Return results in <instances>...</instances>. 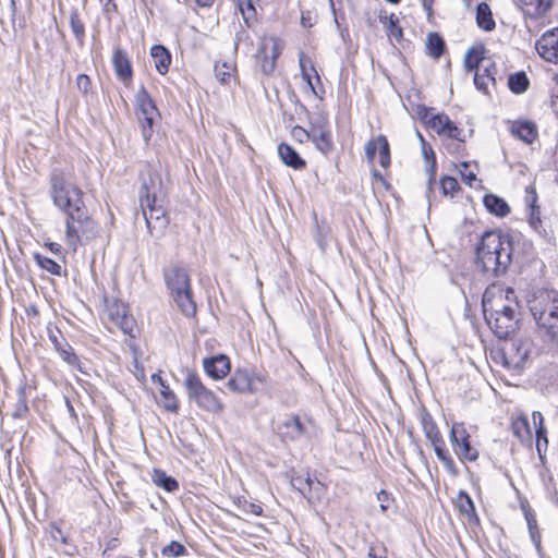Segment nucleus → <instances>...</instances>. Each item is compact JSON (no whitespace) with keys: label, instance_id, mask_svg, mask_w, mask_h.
<instances>
[{"label":"nucleus","instance_id":"obj_33","mask_svg":"<svg viewBox=\"0 0 558 558\" xmlns=\"http://www.w3.org/2000/svg\"><path fill=\"white\" fill-rule=\"evenodd\" d=\"M422 153H423V156L425 157L426 162H427V168H426V171H427V174H428L427 195L429 196V193L432 192V185H433V183L435 181L436 160H435L434 151H433V149L430 147L427 148L426 145L422 146Z\"/></svg>","mask_w":558,"mask_h":558},{"label":"nucleus","instance_id":"obj_58","mask_svg":"<svg viewBox=\"0 0 558 558\" xmlns=\"http://www.w3.org/2000/svg\"><path fill=\"white\" fill-rule=\"evenodd\" d=\"M76 86L82 94L87 95L92 89V81L89 76L86 74L77 75Z\"/></svg>","mask_w":558,"mask_h":558},{"label":"nucleus","instance_id":"obj_32","mask_svg":"<svg viewBox=\"0 0 558 558\" xmlns=\"http://www.w3.org/2000/svg\"><path fill=\"white\" fill-rule=\"evenodd\" d=\"M160 400L162 407L172 413L178 412L179 403L174 392L169 388L168 385L159 387Z\"/></svg>","mask_w":558,"mask_h":558},{"label":"nucleus","instance_id":"obj_34","mask_svg":"<svg viewBox=\"0 0 558 558\" xmlns=\"http://www.w3.org/2000/svg\"><path fill=\"white\" fill-rule=\"evenodd\" d=\"M426 48L430 57L438 59L444 52L445 41L438 34L430 33L426 39Z\"/></svg>","mask_w":558,"mask_h":558},{"label":"nucleus","instance_id":"obj_28","mask_svg":"<svg viewBox=\"0 0 558 558\" xmlns=\"http://www.w3.org/2000/svg\"><path fill=\"white\" fill-rule=\"evenodd\" d=\"M483 202L486 209L496 216L505 217L510 211L508 204L502 198L494 194L485 195Z\"/></svg>","mask_w":558,"mask_h":558},{"label":"nucleus","instance_id":"obj_35","mask_svg":"<svg viewBox=\"0 0 558 558\" xmlns=\"http://www.w3.org/2000/svg\"><path fill=\"white\" fill-rule=\"evenodd\" d=\"M422 426L426 438L430 441L432 445H439L441 441H444L442 436L432 417H424L422 420Z\"/></svg>","mask_w":558,"mask_h":558},{"label":"nucleus","instance_id":"obj_48","mask_svg":"<svg viewBox=\"0 0 558 558\" xmlns=\"http://www.w3.org/2000/svg\"><path fill=\"white\" fill-rule=\"evenodd\" d=\"M311 131L329 130V120L326 113L319 112L311 119Z\"/></svg>","mask_w":558,"mask_h":558},{"label":"nucleus","instance_id":"obj_22","mask_svg":"<svg viewBox=\"0 0 558 558\" xmlns=\"http://www.w3.org/2000/svg\"><path fill=\"white\" fill-rule=\"evenodd\" d=\"M109 315L111 320L120 327V329L128 335H131L134 327V319L126 313L123 305H117L116 308H110Z\"/></svg>","mask_w":558,"mask_h":558},{"label":"nucleus","instance_id":"obj_43","mask_svg":"<svg viewBox=\"0 0 558 558\" xmlns=\"http://www.w3.org/2000/svg\"><path fill=\"white\" fill-rule=\"evenodd\" d=\"M525 519L529 527V532L532 538V542L535 544L537 548L541 547V535L537 530V522L535 517L531 512H525Z\"/></svg>","mask_w":558,"mask_h":558},{"label":"nucleus","instance_id":"obj_30","mask_svg":"<svg viewBox=\"0 0 558 558\" xmlns=\"http://www.w3.org/2000/svg\"><path fill=\"white\" fill-rule=\"evenodd\" d=\"M69 25L71 31L80 46L84 45L85 41V24L81 19L77 9H72L69 14Z\"/></svg>","mask_w":558,"mask_h":558},{"label":"nucleus","instance_id":"obj_62","mask_svg":"<svg viewBox=\"0 0 558 558\" xmlns=\"http://www.w3.org/2000/svg\"><path fill=\"white\" fill-rule=\"evenodd\" d=\"M377 500L379 501V506H380V509L383 512L388 510L392 502V498H391L390 494L384 489L377 494Z\"/></svg>","mask_w":558,"mask_h":558},{"label":"nucleus","instance_id":"obj_37","mask_svg":"<svg viewBox=\"0 0 558 558\" xmlns=\"http://www.w3.org/2000/svg\"><path fill=\"white\" fill-rule=\"evenodd\" d=\"M435 453L437 458L440 460V462L444 464V468L447 472L450 474L456 475L457 474V468L454 464V461L452 458L448 454V452L445 450V442L441 441L439 445H433Z\"/></svg>","mask_w":558,"mask_h":558},{"label":"nucleus","instance_id":"obj_47","mask_svg":"<svg viewBox=\"0 0 558 558\" xmlns=\"http://www.w3.org/2000/svg\"><path fill=\"white\" fill-rule=\"evenodd\" d=\"M186 551L185 547L179 542L172 541L169 545L162 548V555L166 557H180Z\"/></svg>","mask_w":558,"mask_h":558},{"label":"nucleus","instance_id":"obj_24","mask_svg":"<svg viewBox=\"0 0 558 558\" xmlns=\"http://www.w3.org/2000/svg\"><path fill=\"white\" fill-rule=\"evenodd\" d=\"M150 56L156 70L162 75L166 74L171 64L170 52L163 46L155 45L150 49Z\"/></svg>","mask_w":558,"mask_h":558},{"label":"nucleus","instance_id":"obj_12","mask_svg":"<svg viewBox=\"0 0 558 558\" xmlns=\"http://www.w3.org/2000/svg\"><path fill=\"white\" fill-rule=\"evenodd\" d=\"M282 44L275 37H264L256 54L260 70L264 74L269 75L275 71L276 60L281 53Z\"/></svg>","mask_w":558,"mask_h":558},{"label":"nucleus","instance_id":"obj_41","mask_svg":"<svg viewBox=\"0 0 558 558\" xmlns=\"http://www.w3.org/2000/svg\"><path fill=\"white\" fill-rule=\"evenodd\" d=\"M381 21L390 39L399 40L402 37V29L397 25L398 19L393 14L385 16Z\"/></svg>","mask_w":558,"mask_h":558},{"label":"nucleus","instance_id":"obj_53","mask_svg":"<svg viewBox=\"0 0 558 558\" xmlns=\"http://www.w3.org/2000/svg\"><path fill=\"white\" fill-rule=\"evenodd\" d=\"M58 352L60 353L61 359L69 365L74 366L77 364L78 359L73 349L66 342L63 343V347Z\"/></svg>","mask_w":558,"mask_h":558},{"label":"nucleus","instance_id":"obj_40","mask_svg":"<svg viewBox=\"0 0 558 558\" xmlns=\"http://www.w3.org/2000/svg\"><path fill=\"white\" fill-rule=\"evenodd\" d=\"M459 510L464 513L469 519L475 517V506L471 497L464 493L461 492L457 499Z\"/></svg>","mask_w":558,"mask_h":558},{"label":"nucleus","instance_id":"obj_11","mask_svg":"<svg viewBox=\"0 0 558 558\" xmlns=\"http://www.w3.org/2000/svg\"><path fill=\"white\" fill-rule=\"evenodd\" d=\"M532 350L529 338H517L506 342L502 348L504 364L507 367L519 369L523 367Z\"/></svg>","mask_w":558,"mask_h":558},{"label":"nucleus","instance_id":"obj_60","mask_svg":"<svg viewBox=\"0 0 558 558\" xmlns=\"http://www.w3.org/2000/svg\"><path fill=\"white\" fill-rule=\"evenodd\" d=\"M461 133H462V131L450 120L449 125L445 126V130H444V132H441L440 135H445L447 137L458 140V141H463L461 138Z\"/></svg>","mask_w":558,"mask_h":558},{"label":"nucleus","instance_id":"obj_9","mask_svg":"<svg viewBox=\"0 0 558 558\" xmlns=\"http://www.w3.org/2000/svg\"><path fill=\"white\" fill-rule=\"evenodd\" d=\"M137 106V117L142 125V133L145 141H149L154 132V125L160 118V113L148 95L145 87H141L135 96Z\"/></svg>","mask_w":558,"mask_h":558},{"label":"nucleus","instance_id":"obj_23","mask_svg":"<svg viewBox=\"0 0 558 558\" xmlns=\"http://www.w3.org/2000/svg\"><path fill=\"white\" fill-rule=\"evenodd\" d=\"M113 68L117 76L122 81H129L132 77V69L126 53L117 49L112 58Z\"/></svg>","mask_w":558,"mask_h":558},{"label":"nucleus","instance_id":"obj_26","mask_svg":"<svg viewBox=\"0 0 558 558\" xmlns=\"http://www.w3.org/2000/svg\"><path fill=\"white\" fill-rule=\"evenodd\" d=\"M476 24L484 32H492L496 27L492 10L486 2H481L476 7Z\"/></svg>","mask_w":558,"mask_h":558},{"label":"nucleus","instance_id":"obj_59","mask_svg":"<svg viewBox=\"0 0 558 558\" xmlns=\"http://www.w3.org/2000/svg\"><path fill=\"white\" fill-rule=\"evenodd\" d=\"M460 168H461L460 173H461L463 182L465 184H468L469 186H473V182L476 181L475 173L468 170L469 165L466 162H461Z\"/></svg>","mask_w":558,"mask_h":558},{"label":"nucleus","instance_id":"obj_27","mask_svg":"<svg viewBox=\"0 0 558 558\" xmlns=\"http://www.w3.org/2000/svg\"><path fill=\"white\" fill-rule=\"evenodd\" d=\"M305 434V426L299 416H292L282 424V436L290 440L300 439Z\"/></svg>","mask_w":558,"mask_h":558},{"label":"nucleus","instance_id":"obj_56","mask_svg":"<svg viewBox=\"0 0 558 558\" xmlns=\"http://www.w3.org/2000/svg\"><path fill=\"white\" fill-rule=\"evenodd\" d=\"M291 135L299 143H305L311 140L312 131L305 130L300 125H295L291 131Z\"/></svg>","mask_w":558,"mask_h":558},{"label":"nucleus","instance_id":"obj_31","mask_svg":"<svg viewBox=\"0 0 558 558\" xmlns=\"http://www.w3.org/2000/svg\"><path fill=\"white\" fill-rule=\"evenodd\" d=\"M311 140L316 148L324 154L332 149L333 144L330 130L313 131Z\"/></svg>","mask_w":558,"mask_h":558},{"label":"nucleus","instance_id":"obj_29","mask_svg":"<svg viewBox=\"0 0 558 558\" xmlns=\"http://www.w3.org/2000/svg\"><path fill=\"white\" fill-rule=\"evenodd\" d=\"M546 325L548 328H537L538 333L550 345V348L558 351V315H554Z\"/></svg>","mask_w":558,"mask_h":558},{"label":"nucleus","instance_id":"obj_21","mask_svg":"<svg viewBox=\"0 0 558 558\" xmlns=\"http://www.w3.org/2000/svg\"><path fill=\"white\" fill-rule=\"evenodd\" d=\"M510 131L512 135L520 138L526 144L533 143L537 136V129L533 122L530 121H517L512 122Z\"/></svg>","mask_w":558,"mask_h":558},{"label":"nucleus","instance_id":"obj_49","mask_svg":"<svg viewBox=\"0 0 558 558\" xmlns=\"http://www.w3.org/2000/svg\"><path fill=\"white\" fill-rule=\"evenodd\" d=\"M549 245L556 244V238L553 229L546 228L541 220V226H531Z\"/></svg>","mask_w":558,"mask_h":558},{"label":"nucleus","instance_id":"obj_52","mask_svg":"<svg viewBox=\"0 0 558 558\" xmlns=\"http://www.w3.org/2000/svg\"><path fill=\"white\" fill-rule=\"evenodd\" d=\"M549 245L556 244V238L553 229L546 228L541 220V226H531Z\"/></svg>","mask_w":558,"mask_h":558},{"label":"nucleus","instance_id":"obj_63","mask_svg":"<svg viewBox=\"0 0 558 558\" xmlns=\"http://www.w3.org/2000/svg\"><path fill=\"white\" fill-rule=\"evenodd\" d=\"M521 429H524L527 434H530V426L526 417H519L513 423V432L518 437H521Z\"/></svg>","mask_w":558,"mask_h":558},{"label":"nucleus","instance_id":"obj_55","mask_svg":"<svg viewBox=\"0 0 558 558\" xmlns=\"http://www.w3.org/2000/svg\"><path fill=\"white\" fill-rule=\"evenodd\" d=\"M234 45H235V49H239V48H245L246 50L250 49V47L252 46V39L250 38V36L245 29L241 28L239 32H236Z\"/></svg>","mask_w":558,"mask_h":558},{"label":"nucleus","instance_id":"obj_19","mask_svg":"<svg viewBox=\"0 0 558 558\" xmlns=\"http://www.w3.org/2000/svg\"><path fill=\"white\" fill-rule=\"evenodd\" d=\"M523 12L533 17L541 19L551 10L555 0H514Z\"/></svg>","mask_w":558,"mask_h":558},{"label":"nucleus","instance_id":"obj_3","mask_svg":"<svg viewBox=\"0 0 558 558\" xmlns=\"http://www.w3.org/2000/svg\"><path fill=\"white\" fill-rule=\"evenodd\" d=\"M163 279L178 308L186 317H192L196 313V304L186 268L181 264L171 263L163 269Z\"/></svg>","mask_w":558,"mask_h":558},{"label":"nucleus","instance_id":"obj_64","mask_svg":"<svg viewBox=\"0 0 558 558\" xmlns=\"http://www.w3.org/2000/svg\"><path fill=\"white\" fill-rule=\"evenodd\" d=\"M541 211L539 208L532 205L531 206V214H530V226H541Z\"/></svg>","mask_w":558,"mask_h":558},{"label":"nucleus","instance_id":"obj_42","mask_svg":"<svg viewBox=\"0 0 558 558\" xmlns=\"http://www.w3.org/2000/svg\"><path fill=\"white\" fill-rule=\"evenodd\" d=\"M234 504L243 510L245 513H251L254 515H262L263 514V508L260 505L251 502L244 497H238L234 500Z\"/></svg>","mask_w":558,"mask_h":558},{"label":"nucleus","instance_id":"obj_8","mask_svg":"<svg viewBox=\"0 0 558 558\" xmlns=\"http://www.w3.org/2000/svg\"><path fill=\"white\" fill-rule=\"evenodd\" d=\"M529 307L537 328H548L546 325L554 315H558V292L555 290H542L536 292L529 301Z\"/></svg>","mask_w":558,"mask_h":558},{"label":"nucleus","instance_id":"obj_1","mask_svg":"<svg viewBox=\"0 0 558 558\" xmlns=\"http://www.w3.org/2000/svg\"><path fill=\"white\" fill-rule=\"evenodd\" d=\"M511 241L497 231L483 234L476 248V263L484 272L495 276L504 274L511 262Z\"/></svg>","mask_w":558,"mask_h":558},{"label":"nucleus","instance_id":"obj_38","mask_svg":"<svg viewBox=\"0 0 558 558\" xmlns=\"http://www.w3.org/2000/svg\"><path fill=\"white\" fill-rule=\"evenodd\" d=\"M508 86L515 94L524 93L529 86L526 74L524 72L511 74L508 80Z\"/></svg>","mask_w":558,"mask_h":558},{"label":"nucleus","instance_id":"obj_18","mask_svg":"<svg viewBox=\"0 0 558 558\" xmlns=\"http://www.w3.org/2000/svg\"><path fill=\"white\" fill-rule=\"evenodd\" d=\"M203 366L207 375L214 379H221L230 372V361L223 354L205 359Z\"/></svg>","mask_w":558,"mask_h":558},{"label":"nucleus","instance_id":"obj_17","mask_svg":"<svg viewBox=\"0 0 558 558\" xmlns=\"http://www.w3.org/2000/svg\"><path fill=\"white\" fill-rule=\"evenodd\" d=\"M485 319L494 333L500 339L509 337L510 333L514 331L518 323L517 314L499 316L493 315V317H485Z\"/></svg>","mask_w":558,"mask_h":558},{"label":"nucleus","instance_id":"obj_15","mask_svg":"<svg viewBox=\"0 0 558 558\" xmlns=\"http://www.w3.org/2000/svg\"><path fill=\"white\" fill-rule=\"evenodd\" d=\"M536 50L544 60L558 63V28L543 34L536 41Z\"/></svg>","mask_w":558,"mask_h":558},{"label":"nucleus","instance_id":"obj_44","mask_svg":"<svg viewBox=\"0 0 558 558\" xmlns=\"http://www.w3.org/2000/svg\"><path fill=\"white\" fill-rule=\"evenodd\" d=\"M449 121L450 119L447 114H435L429 119L428 125L439 135L444 132L445 126L449 125Z\"/></svg>","mask_w":558,"mask_h":558},{"label":"nucleus","instance_id":"obj_25","mask_svg":"<svg viewBox=\"0 0 558 558\" xmlns=\"http://www.w3.org/2000/svg\"><path fill=\"white\" fill-rule=\"evenodd\" d=\"M278 154L286 166L292 167L293 169H302L305 167V161L299 156L295 149L288 144H280Z\"/></svg>","mask_w":558,"mask_h":558},{"label":"nucleus","instance_id":"obj_54","mask_svg":"<svg viewBox=\"0 0 558 558\" xmlns=\"http://www.w3.org/2000/svg\"><path fill=\"white\" fill-rule=\"evenodd\" d=\"M532 420L535 425H538L536 428V437H537V449L541 450V435L546 434V428L543 424L544 417L539 411H534L532 413Z\"/></svg>","mask_w":558,"mask_h":558},{"label":"nucleus","instance_id":"obj_45","mask_svg":"<svg viewBox=\"0 0 558 558\" xmlns=\"http://www.w3.org/2000/svg\"><path fill=\"white\" fill-rule=\"evenodd\" d=\"M232 72H233V68L231 65H228L227 63L216 64V66H215L216 77L222 84L229 83V81L232 76Z\"/></svg>","mask_w":558,"mask_h":558},{"label":"nucleus","instance_id":"obj_7","mask_svg":"<svg viewBox=\"0 0 558 558\" xmlns=\"http://www.w3.org/2000/svg\"><path fill=\"white\" fill-rule=\"evenodd\" d=\"M183 386L189 400L194 402L199 409L214 414H219L223 411L225 405L222 401L203 384L196 373L187 372Z\"/></svg>","mask_w":558,"mask_h":558},{"label":"nucleus","instance_id":"obj_4","mask_svg":"<svg viewBox=\"0 0 558 558\" xmlns=\"http://www.w3.org/2000/svg\"><path fill=\"white\" fill-rule=\"evenodd\" d=\"M50 197L63 214L85 206L83 191L71 181L70 172L53 170L50 175Z\"/></svg>","mask_w":558,"mask_h":558},{"label":"nucleus","instance_id":"obj_6","mask_svg":"<svg viewBox=\"0 0 558 558\" xmlns=\"http://www.w3.org/2000/svg\"><path fill=\"white\" fill-rule=\"evenodd\" d=\"M483 313L485 317L518 314L519 304L512 288L492 286L483 294Z\"/></svg>","mask_w":558,"mask_h":558},{"label":"nucleus","instance_id":"obj_2","mask_svg":"<svg viewBox=\"0 0 558 558\" xmlns=\"http://www.w3.org/2000/svg\"><path fill=\"white\" fill-rule=\"evenodd\" d=\"M160 189L161 179L158 173L148 171L146 177H142L140 205L150 233L154 229L162 230L168 225L163 207L157 204V193Z\"/></svg>","mask_w":558,"mask_h":558},{"label":"nucleus","instance_id":"obj_14","mask_svg":"<svg viewBox=\"0 0 558 558\" xmlns=\"http://www.w3.org/2000/svg\"><path fill=\"white\" fill-rule=\"evenodd\" d=\"M484 48L473 47L468 50L464 57V66L469 72L475 71L474 84L476 88L483 93H487V83L483 81V74H481L482 68L489 62L483 57Z\"/></svg>","mask_w":558,"mask_h":558},{"label":"nucleus","instance_id":"obj_20","mask_svg":"<svg viewBox=\"0 0 558 558\" xmlns=\"http://www.w3.org/2000/svg\"><path fill=\"white\" fill-rule=\"evenodd\" d=\"M299 63H300L302 77L307 83L308 88L316 97L322 98L320 92L316 88V86L314 85V83L312 81V77L314 75L317 84H320V77H319L316 69L314 68L311 58L307 57L304 52H301L299 54Z\"/></svg>","mask_w":558,"mask_h":558},{"label":"nucleus","instance_id":"obj_39","mask_svg":"<svg viewBox=\"0 0 558 558\" xmlns=\"http://www.w3.org/2000/svg\"><path fill=\"white\" fill-rule=\"evenodd\" d=\"M34 260L37 263V265L43 268L44 270L48 271L49 274L53 276H60L61 275V266L52 260L49 257L43 256L38 253L34 254Z\"/></svg>","mask_w":558,"mask_h":558},{"label":"nucleus","instance_id":"obj_10","mask_svg":"<svg viewBox=\"0 0 558 558\" xmlns=\"http://www.w3.org/2000/svg\"><path fill=\"white\" fill-rule=\"evenodd\" d=\"M449 440L456 456L461 460L475 461L478 450L471 446L470 434L463 423H453L450 428Z\"/></svg>","mask_w":558,"mask_h":558},{"label":"nucleus","instance_id":"obj_51","mask_svg":"<svg viewBox=\"0 0 558 558\" xmlns=\"http://www.w3.org/2000/svg\"><path fill=\"white\" fill-rule=\"evenodd\" d=\"M549 245L556 244V238L553 229L546 228L541 220V226H531Z\"/></svg>","mask_w":558,"mask_h":558},{"label":"nucleus","instance_id":"obj_46","mask_svg":"<svg viewBox=\"0 0 558 558\" xmlns=\"http://www.w3.org/2000/svg\"><path fill=\"white\" fill-rule=\"evenodd\" d=\"M440 189L444 195L452 196L459 190V183L452 177H444L440 180Z\"/></svg>","mask_w":558,"mask_h":558},{"label":"nucleus","instance_id":"obj_57","mask_svg":"<svg viewBox=\"0 0 558 558\" xmlns=\"http://www.w3.org/2000/svg\"><path fill=\"white\" fill-rule=\"evenodd\" d=\"M495 73H496V66L492 62H487L481 71V74H483V81L487 83V86L489 84L495 85Z\"/></svg>","mask_w":558,"mask_h":558},{"label":"nucleus","instance_id":"obj_50","mask_svg":"<svg viewBox=\"0 0 558 558\" xmlns=\"http://www.w3.org/2000/svg\"><path fill=\"white\" fill-rule=\"evenodd\" d=\"M549 245L556 244V238L553 229L546 228L541 220V226H531Z\"/></svg>","mask_w":558,"mask_h":558},{"label":"nucleus","instance_id":"obj_16","mask_svg":"<svg viewBox=\"0 0 558 558\" xmlns=\"http://www.w3.org/2000/svg\"><path fill=\"white\" fill-rule=\"evenodd\" d=\"M377 149H379V165L385 169L388 168L390 165V147L385 135L380 134L365 144V155L368 162L374 161Z\"/></svg>","mask_w":558,"mask_h":558},{"label":"nucleus","instance_id":"obj_61","mask_svg":"<svg viewBox=\"0 0 558 558\" xmlns=\"http://www.w3.org/2000/svg\"><path fill=\"white\" fill-rule=\"evenodd\" d=\"M461 133H462V131L450 120L449 125L445 126V130H444V132H441L440 135H445L447 137L458 140V141H463L461 138Z\"/></svg>","mask_w":558,"mask_h":558},{"label":"nucleus","instance_id":"obj_13","mask_svg":"<svg viewBox=\"0 0 558 558\" xmlns=\"http://www.w3.org/2000/svg\"><path fill=\"white\" fill-rule=\"evenodd\" d=\"M266 383V377L258 373H251L246 369H235L232 377L228 380V388L238 393L255 392L259 385Z\"/></svg>","mask_w":558,"mask_h":558},{"label":"nucleus","instance_id":"obj_5","mask_svg":"<svg viewBox=\"0 0 558 558\" xmlns=\"http://www.w3.org/2000/svg\"><path fill=\"white\" fill-rule=\"evenodd\" d=\"M64 215V241L70 250L76 252L78 245L96 235L97 223L88 215L86 206L74 208Z\"/></svg>","mask_w":558,"mask_h":558},{"label":"nucleus","instance_id":"obj_36","mask_svg":"<svg viewBox=\"0 0 558 558\" xmlns=\"http://www.w3.org/2000/svg\"><path fill=\"white\" fill-rule=\"evenodd\" d=\"M153 482L167 492H174L179 487L178 482L173 477L168 476L163 471L160 470H154Z\"/></svg>","mask_w":558,"mask_h":558}]
</instances>
